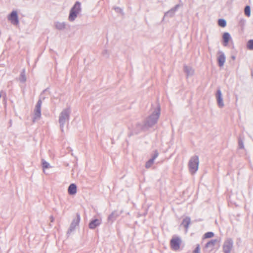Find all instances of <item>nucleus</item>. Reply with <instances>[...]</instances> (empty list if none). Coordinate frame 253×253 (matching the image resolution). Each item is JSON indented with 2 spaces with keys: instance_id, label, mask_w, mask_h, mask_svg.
Wrapping results in <instances>:
<instances>
[{
  "instance_id": "obj_31",
  "label": "nucleus",
  "mask_w": 253,
  "mask_h": 253,
  "mask_svg": "<svg viewBox=\"0 0 253 253\" xmlns=\"http://www.w3.org/2000/svg\"><path fill=\"white\" fill-rule=\"evenodd\" d=\"M200 248L199 245H197L196 248L194 251V253H200Z\"/></svg>"
},
{
  "instance_id": "obj_13",
  "label": "nucleus",
  "mask_w": 253,
  "mask_h": 253,
  "mask_svg": "<svg viewBox=\"0 0 253 253\" xmlns=\"http://www.w3.org/2000/svg\"><path fill=\"white\" fill-rule=\"evenodd\" d=\"M101 223V219H95L91 220L89 223L88 226L90 229H94L96 227L99 226Z\"/></svg>"
},
{
  "instance_id": "obj_18",
  "label": "nucleus",
  "mask_w": 253,
  "mask_h": 253,
  "mask_svg": "<svg viewBox=\"0 0 253 253\" xmlns=\"http://www.w3.org/2000/svg\"><path fill=\"white\" fill-rule=\"evenodd\" d=\"M222 38L223 40V45L224 46H226L231 39L229 33L228 32L224 33L223 35Z\"/></svg>"
},
{
  "instance_id": "obj_9",
  "label": "nucleus",
  "mask_w": 253,
  "mask_h": 253,
  "mask_svg": "<svg viewBox=\"0 0 253 253\" xmlns=\"http://www.w3.org/2000/svg\"><path fill=\"white\" fill-rule=\"evenodd\" d=\"M215 96L218 107L221 108H223L224 106V104L223 100L221 91L219 88L217 90Z\"/></svg>"
},
{
  "instance_id": "obj_8",
  "label": "nucleus",
  "mask_w": 253,
  "mask_h": 253,
  "mask_svg": "<svg viewBox=\"0 0 253 253\" xmlns=\"http://www.w3.org/2000/svg\"><path fill=\"white\" fill-rule=\"evenodd\" d=\"M7 19L14 25H17L19 24L18 17L16 11H12L8 16Z\"/></svg>"
},
{
  "instance_id": "obj_1",
  "label": "nucleus",
  "mask_w": 253,
  "mask_h": 253,
  "mask_svg": "<svg viewBox=\"0 0 253 253\" xmlns=\"http://www.w3.org/2000/svg\"><path fill=\"white\" fill-rule=\"evenodd\" d=\"M71 113V108L67 107L64 109L59 114L58 121L60 125V128L62 132L64 131L63 128L66 123L68 122L69 120Z\"/></svg>"
},
{
  "instance_id": "obj_12",
  "label": "nucleus",
  "mask_w": 253,
  "mask_h": 253,
  "mask_svg": "<svg viewBox=\"0 0 253 253\" xmlns=\"http://www.w3.org/2000/svg\"><path fill=\"white\" fill-rule=\"evenodd\" d=\"M179 6V4H176L174 7H172L169 10L166 12L165 13L164 16L172 17L174 15L175 11L178 9Z\"/></svg>"
},
{
  "instance_id": "obj_3",
  "label": "nucleus",
  "mask_w": 253,
  "mask_h": 253,
  "mask_svg": "<svg viewBox=\"0 0 253 253\" xmlns=\"http://www.w3.org/2000/svg\"><path fill=\"white\" fill-rule=\"evenodd\" d=\"M199 157L197 156H194L190 159L188 167L189 171L192 174L195 173L197 171L199 167Z\"/></svg>"
},
{
  "instance_id": "obj_30",
  "label": "nucleus",
  "mask_w": 253,
  "mask_h": 253,
  "mask_svg": "<svg viewBox=\"0 0 253 253\" xmlns=\"http://www.w3.org/2000/svg\"><path fill=\"white\" fill-rule=\"evenodd\" d=\"M238 146L240 149L244 148L243 141L241 138H239Z\"/></svg>"
},
{
  "instance_id": "obj_34",
  "label": "nucleus",
  "mask_w": 253,
  "mask_h": 253,
  "mask_svg": "<svg viewBox=\"0 0 253 253\" xmlns=\"http://www.w3.org/2000/svg\"><path fill=\"white\" fill-rule=\"evenodd\" d=\"M50 221H51V222H53V220H54V218H53V216H50Z\"/></svg>"
},
{
  "instance_id": "obj_11",
  "label": "nucleus",
  "mask_w": 253,
  "mask_h": 253,
  "mask_svg": "<svg viewBox=\"0 0 253 253\" xmlns=\"http://www.w3.org/2000/svg\"><path fill=\"white\" fill-rule=\"evenodd\" d=\"M158 155L159 153L157 150H155L154 151V153L152 156V158L150 159L149 160H148L145 164V167L147 169L150 168L152 166V165L154 164V160L157 158Z\"/></svg>"
},
{
  "instance_id": "obj_15",
  "label": "nucleus",
  "mask_w": 253,
  "mask_h": 253,
  "mask_svg": "<svg viewBox=\"0 0 253 253\" xmlns=\"http://www.w3.org/2000/svg\"><path fill=\"white\" fill-rule=\"evenodd\" d=\"M122 213V211L118 212L117 211H113L108 217V221L110 222H113L116 218Z\"/></svg>"
},
{
  "instance_id": "obj_6",
  "label": "nucleus",
  "mask_w": 253,
  "mask_h": 253,
  "mask_svg": "<svg viewBox=\"0 0 253 253\" xmlns=\"http://www.w3.org/2000/svg\"><path fill=\"white\" fill-rule=\"evenodd\" d=\"M233 247V241L230 239H227L223 243V250L224 253H230Z\"/></svg>"
},
{
  "instance_id": "obj_25",
  "label": "nucleus",
  "mask_w": 253,
  "mask_h": 253,
  "mask_svg": "<svg viewBox=\"0 0 253 253\" xmlns=\"http://www.w3.org/2000/svg\"><path fill=\"white\" fill-rule=\"evenodd\" d=\"M218 24L221 27H224L226 25V21L223 19H219L218 21Z\"/></svg>"
},
{
  "instance_id": "obj_26",
  "label": "nucleus",
  "mask_w": 253,
  "mask_h": 253,
  "mask_svg": "<svg viewBox=\"0 0 253 253\" xmlns=\"http://www.w3.org/2000/svg\"><path fill=\"white\" fill-rule=\"evenodd\" d=\"M245 14L247 16L249 17L251 15V8L249 5H247L244 9Z\"/></svg>"
},
{
  "instance_id": "obj_27",
  "label": "nucleus",
  "mask_w": 253,
  "mask_h": 253,
  "mask_svg": "<svg viewBox=\"0 0 253 253\" xmlns=\"http://www.w3.org/2000/svg\"><path fill=\"white\" fill-rule=\"evenodd\" d=\"M42 168L44 169H48L50 168V165L48 163H47L46 161L44 160L43 159L42 160Z\"/></svg>"
},
{
  "instance_id": "obj_23",
  "label": "nucleus",
  "mask_w": 253,
  "mask_h": 253,
  "mask_svg": "<svg viewBox=\"0 0 253 253\" xmlns=\"http://www.w3.org/2000/svg\"><path fill=\"white\" fill-rule=\"evenodd\" d=\"M19 80L20 82L24 83L26 81V77L25 75V69H23L22 71L21 72L20 77L19 78Z\"/></svg>"
},
{
  "instance_id": "obj_33",
  "label": "nucleus",
  "mask_w": 253,
  "mask_h": 253,
  "mask_svg": "<svg viewBox=\"0 0 253 253\" xmlns=\"http://www.w3.org/2000/svg\"><path fill=\"white\" fill-rule=\"evenodd\" d=\"M102 54H103V55L104 56H106V55L107 56H108L109 55V54H108V51H107V50H104V51H103V52H102Z\"/></svg>"
},
{
  "instance_id": "obj_21",
  "label": "nucleus",
  "mask_w": 253,
  "mask_h": 253,
  "mask_svg": "<svg viewBox=\"0 0 253 253\" xmlns=\"http://www.w3.org/2000/svg\"><path fill=\"white\" fill-rule=\"evenodd\" d=\"M78 13L74 12V11H73L71 9L70 11V14L69 16V20L70 21H73L75 20V19L77 18Z\"/></svg>"
},
{
  "instance_id": "obj_4",
  "label": "nucleus",
  "mask_w": 253,
  "mask_h": 253,
  "mask_svg": "<svg viewBox=\"0 0 253 253\" xmlns=\"http://www.w3.org/2000/svg\"><path fill=\"white\" fill-rule=\"evenodd\" d=\"M42 101L41 99H39L35 106L34 109V117L33 118V122H35L36 121L40 119L41 117V106Z\"/></svg>"
},
{
  "instance_id": "obj_14",
  "label": "nucleus",
  "mask_w": 253,
  "mask_h": 253,
  "mask_svg": "<svg viewBox=\"0 0 253 253\" xmlns=\"http://www.w3.org/2000/svg\"><path fill=\"white\" fill-rule=\"evenodd\" d=\"M147 129L146 126H145V123L142 125L141 123H137L135 128L133 129V132L135 134H137L140 130H144Z\"/></svg>"
},
{
  "instance_id": "obj_5",
  "label": "nucleus",
  "mask_w": 253,
  "mask_h": 253,
  "mask_svg": "<svg viewBox=\"0 0 253 253\" xmlns=\"http://www.w3.org/2000/svg\"><path fill=\"white\" fill-rule=\"evenodd\" d=\"M181 243V240L179 237H173L170 241V247L173 251H177L180 248Z\"/></svg>"
},
{
  "instance_id": "obj_17",
  "label": "nucleus",
  "mask_w": 253,
  "mask_h": 253,
  "mask_svg": "<svg viewBox=\"0 0 253 253\" xmlns=\"http://www.w3.org/2000/svg\"><path fill=\"white\" fill-rule=\"evenodd\" d=\"M184 71L187 77L192 76L194 73V70L192 68L186 65L184 66Z\"/></svg>"
},
{
  "instance_id": "obj_16",
  "label": "nucleus",
  "mask_w": 253,
  "mask_h": 253,
  "mask_svg": "<svg viewBox=\"0 0 253 253\" xmlns=\"http://www.w3.org/2000/svg\"><path fill=\"white\" fill-rule=\"evenodd\" d=\"M68 193L71 195H74L77 193V186L74 183L71 184L68 189Z\"/></svg>"
},
{
  "instance_id": "obj_2",
  "label": "nucleus",
  "mask_w": 253,
  "mask_h": 253,
  "mask_svg": "<svg viewBox=\"0 0 253 253\" xmlns=\"http://www.w3.org/2000/svg\"><path fill=\"white\" fill-rule=\"evenodd\" d=\"M160 107L159 106L153 111L152 114L147 118L144 122L145 126H146L148 128L154 126L157 122L160 117Z\"/></svg>"
},
{
  "instance_id": "obj_19",
  "label": "nucleus",
  "mask_w": 253,
  "mask_h": 253,
  "mask_svg": "<svg viewBox=\"0 0 253 253\" xmlns=\"http://www.w3.org/2000/svg\"><path fill=\"white\" fill-rule=\"evenodd\" d=\"M71 10L79 14L81 10V3L79 1H77L71 8Z\"/></svg>"
},
{
  "instance_id": "obj_24",
  "label": "nucleus",
  "mask_w": 253,
  "mask_h": 253,
  "mask_svg": "<svg viewBox=\"0 0 253 253\" xmlns=\"http://www.w3.org/2000/svg\"><path fill=\"white\" fill-rule=\"evenodd\" d=\"M65 23L64 22H57L56 23V28L58 30H63L65 28Z\"/></svg>"
},
{
  "instance_id": "obj_20",
  "label": "nucleus",
  "mask_w": 253,
  "mask_h": 253,
  "mask_svg": "<svg viewBox=\"0 0 253 253\" xmlns=\"http://www.w3.org/2000/svg\"><path fill=\"white\" fill-rule=\"evenodd\" d=\"M191 219L189 217H186L182 221L181 225H182L187 231L189 227V225L190 223Z\"/></svg>"
},
{
  "instance_id": "obj_10",
  "label": "nucleus",
  "mask_w": 253,
  "mask_h": 253,
  "mask_svg": "<svg viewBox=\"0 0 253 253\" xmlns=\"http://www.w3.org/2000/svg\"><path fill=\"white\" fill-rule=\"evenodd\" d=\"M217 55V62L218 66L220 67H222L223 66L224 63L225 62V55L224 53L221 51H218Z\"/></svg>"
},
{
  "instance_id": "obj_29",
  "label": "nucleus",
  "mask_w": 253,
  "mask_h": 253,
  "mask_svg": "<svg viewBox=\"0 0 253 253\" xmlns=\"http://www.w3.org/2000/svg\"><path fill=\"white\" fill-rule=\"evenodd\" d=\"M213 236H214V234H213V232H207V233H206L204 235V237H205V238H211V237H212Z\"/></svg>"
},
{
  "instance_id": "obj_7",
  "label": "nucleus",
  "mask_w": 253,
  "mask_h": 253,
  "mask_svg": "<svg viewBox=\"0 0 253 253\" xmlns=\"http://www.w3.org/2000/svg\"><path fill=\"white\" fill-rule=\"evenodd\" d=\"M80 220V215L79 213H77L76 214V218L74 219L71 223L69 229L67 231L68 234H70L73 231L75 230L76 227L79 225Z\"/></svg>"
},
{
  "instance_id": "obj_22",
  "label": "nucleus",
  "mask_w": 253,
  "mask_h": 253,
  "mask_svg": "<svg viewBox=\"0 0 253 253\" xmlns=\"http://www.w3.org/2000/svg\"><path fill=\"white\" fill-rule=\"evenodd\" d=\"M217 242V240H211L210 242H208L206 245V247L207 248H210L211 250H212L213 247L215 245V243Z\"/></svg>"
},
{
  "instance_id": "obj_32",
  "label": "nucleus",
  "mask_w": 253,
  "mask_h": 253,
  "mask_svg": "<svg viewBox=\"0 0 253 253\" xmlns=\"http://www.w3.org/2000/svg\"><path fill=\"white\" fill-rule=\"evenodd\" d=\"M246 23V20L244 19H241L239 21L240 25L243 27Z\"/></svg>"
},
{
  "instance_id": "obj_28",
  "label": "nucleus",
  "mask_w": 253,
  "mask_h": 253,
  "mask_svg": "<svg viewBox=\"0 0 253 253\" xmlns=\"http://www.w3.org/2000/svg\"><path fill=\"white\" fill-rule=\"evenodd\" d=\"M247 47L250 50H253V40H250L248 42Z\"/></svg>"
}]
</instances>
